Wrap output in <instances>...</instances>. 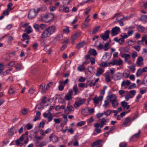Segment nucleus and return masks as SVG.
I'll use <instances>...</instances> for the list:
<instances>
[{
  "label": "nucleus",
  "mask_w": 147,
  "mask_h": 147,
  "mask_svg": "<svg viewBox=\"0 0 147 147\" xmlns=\"http://www.w3.org/2000/svg\"><path fill=\"white\" fill-rule=\"evenodd\" d=\"M140 20L144 22H147V15H143L141 16Z\"/></svg>",
  "instance_id": "nucleus-31"
},
{
  "label": "nucleus",
  "mask_w": 147,
  "mask_h": 147,
  "mask_svg": "<svg viewBox=\"0 0 147 147\" xmlns=\"http://www.w3.org/2000/svg\"><path fill=\"white\" fill-rule=\"evenodd\" d=\"M119 28L117 26L113 28L111 31V35L112 36H114L117 35L120 31Z\"/></svg>",
  "instance_id": "nucleus-7"
},
{
  "label": "nucleus",
  "mask_w": 147,
  "mask_h": 147,
  "mask_svg": "<svg viewBox=\"0 0 147 147\" xmlns=\"http://www.w3.org/2000/svg\"><path fill=\"white\" fill-rule=\"evenodd\" d=\"M116 14H117V17H116V19L114 22V23H115L122 20V17L123 16V15H121V13H116Z\"/></svg>",
  "instance_id": "nucleus-15"
},
{
  "label": "nucleus",
  "mask_w": 147,
  "mask_h": 147,
  "mask_svg": "<svg viewBox=\"0 0 147 147\" xmlns=\"http://www.w3.org/2000/svg\"><path fill=\"white\" fill-rule=\"evenodd\" d=\"M86 123L85 121H81L78 123L77 125L78 126H81L84 125Z\"/></svg>",
  "instance_id": "nucleus-60"
},
{
  "label": "nucleus",
  "mask_w": 147,
  "mask_h": 147,
  "mask_svg": "<svg viewBox=\"0 0 147 147\" xmlns=\"http://www.w3.org/2000/svg\"><path fill=\"white\" fill-rule=\"evenodd\" d=\"M131 123V119L129 117H126L122 124V127H125L130 125Z\"/></svg>",
  "instance_id": "nucleus-11"
},
{
  "label": "nucleus",
  "mask_w": 147,
  "mask_h": 147,
  "mask_svg": "<svg viewBox=\"0 0 147 147\" xmlns=\"http://www.w3.org/2000/svg\"><path fill=\"white\" fill-rule=\"evenodd\" d=\"M47 143L45 141H43L39 143L38 145V147H42L43 146L46 145Z\"/></svg>",
  "instance_id": "nucleus-46"
},
{
  "label": "nucleus",
  "mask_w": 147,
  "mask_h": 147,
  "mask_svg": "<svg viewBox=\"0 0 147 147\" xmlns=\"http://www.w3.org/2000/svg\"><path fill=\"white\" fill-rule=\"evenodd\" d=\"M4 69V66L2 64L0 63V74L3 72Z\"/></svg>",
  "instance_id": "nucleus-48"
},
{
  "label": "nucleus",
  "mask_w": 147,
  "mask_h": 147,
  "mask_svg": "<svg viewBox=\"0 0 147 147\" xmlns=\"http://www.w3.org/2000/svg\"><path fill=\"white\" fill-rule=\"evenodd\" d=\"M53 82H51L48 84L46 87V90L48 89L51 86L53 85Z\"/></svg>",
  "instance_id": "nucleus-57"
},
{
  "label": "nucleus",
  "mask_w": 147,
  "mask_h": 147,
  "mask_svg": "<svg viewBox=\"0 0 147 147\" xmlns=\"http://www.w3.org/2000/svg\"><path fill=\"white\" fill-rule=\"evenodd\" d=\"M78 69L80 71H83L85 70V68L83 65H82L78 67Z\"/></svg>",
  "instance_id": "nucleus-59"
},
{
  "label": "nucleus",
  "mask_w": 147,
  "mask_h": 147,
  "mask_svg": "<svg viewBox=\"0 0 147 147\" xmlns=\"http://www.w3.org/2000/svg\"><path fill=\"white\" fill-rule=\"evenodd\" d=\"M20 141L18 139L16 140V144L17 145H19L20 146H22L23 144L21 143Z\"/></svg>",
  "instance_id": "nucleus-61"
},
{
  "label": "nucleus",
  "mask_w": 147,
  "mask_h": 147,
  "mask_svg": "<svg viewBox=\"0 0 147 147\" xmlns=\"http://www.w3.org/2000/svg\"><path fill=\"white\" fill-rule=\"evenodd\" d=\"M78 86L80 88H86L87 87V85L86 86L84 84L82 83H79L78 84Z\"/></svg>",
  "instance_id": "nucleus-56"
},
{
  "label": "nucleus",
  "mask_w": 147,
  "mask_h": 147,
  "mask_svg": "<svg viewBox=\"0 0 147 147\" xmlns=\"http://www.w3.org/2000/svg\"><path fill=\"white\" fill-rule=\"evenodd\" d=\"M102 146V141L101 140H98L93 143L91 147H101Z\"/></svg>",
  "instance_id": "nucleus-4"
},
{
  "label": "nucleus",
  "mask_w": 147,
  "mask_h": 147,
  "mask_svg": "<svg viewBox=\"0 0 147 147\" xmlns=\"http://www.w3.org/2000/svg\"><path fill=\"white\" fill-rule=\"evenodd\" d=\"M15 89L14 87L12 86H11L8 91V93L11 94L14 93L15 92Z\"/></svg>",
  "instance_id": "nucleus-24"
},
{
  "label": "nucleus",
  "mask_w": 147,
  "mask_h": 147,
  "mask_svg": "<svg viewBox=\"0 0 147 147\" xmlns=\"http://www.w3.org/2000/svg\"><path fill=\"white\" fill-rule=\"evenodd\" d=\"M116 96L114 94H111L109 96V98L111 101V100H113V99L114 98L116 99Z\"/></svg>",
  "instance_id": "nucleus-55"
},
{
  "label": "nucleus",
  "mask_w": 147,
  "mask_h": 147,
  "mask_svg": "<svg viewBox=\"0 0 147 147\" xmlns=\"http://www.w3.org/2000/svg\"><path fill=\"white\" fill-rule=\"evenodd\" d=\"M63 31L64 33L66 34L69 33L70 32L69 28L67 27L64 28L63 29Z\"/></svg>",
  "instance_id": "nucleus-42"
},
{
  "label": "nucleus",
  "mask_w": 147,
  "mask_h": 147,
  "mask_svg": "<svg viewBox=\"0 0 147 147\" xmlns=\"http://www.w3.org/2000/svg\"><path fill=\"white\" fill-rule=\"evenodd\" d=\"M40 27L43 30L46 28L47 25L45 24H40Z\"/></svg>",
  "instance_id": "nucleus-64"
},
{
  "label": "nucleus",
  "mask_w": 147,
  "mask_h": 147,
  "mask_svg": "<svg viewBox=\"0 0 147 147\" xmlns=\"http://www.w3.org/2000/svg\"><path fill=\"white\" fill-rule=\"evenodd\" d=\"M137 28L138 31L140 32H143L145 29V28L144 27L140 25H138Z\"/></svg>",
  "instance_id": "nucleus-25"
},
{
  "label": "nucleus",
  "mask_w": 147,
  "mask_h": 147,
  "mask_svg": "<svg viewBox=\"0 0 147 147\" xmlns=\"http://www.w3.org/2000/svg\"><path fill=\"white\" fill-rule=\"evenodd\" d=\"M80 36V32H77L73 35L71 37V39L73 41L77 39Z\"/></svg>",
  "instance_id": "nucleus-16"
},
{
  "label": "nucleus",
  "mask_w": 147,
  "mask_h": 147,
  "mask_svg": "<svg viewBox=\"0 0 147 147\" xmlns=\"http://www.w3.org/2000/svg\"><path fill=\"white\" fill-rule=\"evenodd\" d=\"M85 44V42L84 41L80 42L77 45L76 48L78 49H80L81 47H83Z\"/></svg>",
  "instance_id": "nucleus-28"
},
{
  "label": "nucleus",
  "mask_w": 147,
  "mask_h": 147,
  "mask_svg": "<svg viewBox=\"0 0 147 147\" xmlns=\"http://www.w3.org/2000/svg\"><path fill=\"white\" fill-rule=\"evenodd\" d=\"M109 102L108 99L105 100L104 101V103L103 106L105 107V108L107 107V106L109 104Z\"/></svg>",
  "instance_id": "nucleus-54"
},
{
  "label": "nucleus",
  "mask_w": 147,
  "mask_h": 147,
  "mask_svg": "<svg viewBox=\"0 0 147 147\" xmlns=\"http://www.w3.org/2000/svg\"><path fill=\"white\" fill-rule=\"evenodd\" d=\"M73 90L74 92V95H76L77 92L78 90L77 85H75L74 86L73 88Z\"/></svg>",
  "instance_id": "nucleus-38"
},
{
  "label": "nucleus",
  "mask_w": 147,
  "mask_h": 147,
  "mask_svg": "<svg viewBox=\"0 0 147 147\" xmlns=\"http://www.w3.org/2000/svg\"><path fill=\"white\" fill-rule=\"evenodd\" d=\"M115 64L116 65H121L123 63V61L120 59L118 60H115Z\"/></svg>",
  "instance_id": "nucleus-39"
},
{
  "label": "nucleus",
  "mask_w": 147,
  "mask_h": 147,
  "mask_svg": "<svg viewBox=\"0 0 147 147\" xmlns=\"http://www.w3.org/2000/svg\"><path fill=\"white\" fill-rule=\"evenodd\" d=\"M38 13V11L35 9H31L29 11L28 17L31 19L34 18L37 15Z\"/></svg>",
  "instance_id": "nucleus-3"
},
{
  "label": "nucleus",
  "mask_w": 147,
  "mask_h": 147,
  "mask_svg": "<svg viewBox=\"0 0 147 147\" xmlns=\"http://www.w3.org/2000/svg\"><path fill=\"white\" fill-rule=\"evenodd\" d=\"M70 102H68L67 107V109H65L64 111L66 112L67 111H69L70 112L73 111H74L73 107L70 105Z\"/></svg>",
  "instance_id": "nucleus-19"
},
{
  "label": "nucleus",
  "mask_w": 147,
  "mask_h": 147,
  "mask_svg": "<svg viewBox=\"0 0 147 147\" xmlns=\"http://www.w3.org/2000/svg\"><path fill=\"white\" fill-rule=\"evenodd\" d=\"M128 67L129 70L132 73H134L136 70L135 66L134 65L129 66Z\"/></svg>",
  "instance_id": "nucleus-36"
},
{
  "label": "nucleus",
  "mask_w": 147,
  "mask_h": 147,
  "mask_svg": "<svg viewBox=\"0 0 147 147\" xmlns=\"http://www.w3.org/2000/svg\"><path fill=\"white\" fill-rule=\"evenodd\" d=\"M120 36L122 38H123V39H124V38H126L128 37V35L125 33H122Z\"/></svg>",
  "instance_id": "nucleus-58"
},
{
  "label": "nucleus",
  "mask_w": 147,
  "mask_h": 147,
  "mask_svg": "<svg viewBox=\"0 0 147 147\" xmlns=\"http://www.w3.org/2000/svg\"><path fill=\"white\" fill-rule=\"evenodd\" d=\"M127 145V143L125 142H122L120 143L119 146V147H126Z\"/></svg>",
  "instance_id": "nucleus-53"
},
{
  "label": "nucleus",
  "mask_w": 147,
  "mask_h": 147,
  "mask_svg": "<svg viewBox=\"0 0 147 147\" xmlns=\"http://www.w3.org/2000/svg\"><path fill=\"white\" fill-rule=\"evenodd\" d=\"M130 84V82L128 80H127L126 81H123L121 83V87H123L125 85L128 86Z\"/></svg>",
  "instance_id": "nucleus-27"
},
{
  "label": "nucleus",
  "mask_w": 147,
  "mask_h": 147,
  "mask_svg": "<svg viewBox=\"0 0 147 147\" xmlns=\"http://www.w3.org/2000/svg\"><path fill=\"white\" fill-rule=\"evenodd\" d=\"M94 45L96 47L97 49L98 50L102 49L103 48L102 44L98 40L95 42Z\"/></svg>",
  "instance_id": "nucleus-10"
},
{
  "label": "nucleus",
  "mask_w": 147,
  "mask_h": 147,
  "mask_svg": "<svg viewBox=\"0 0 147 147\" xmlns=\"http://www.w3.org/2000/svg\"><path fill=\"white\" fill-rule=\"evenodd\" d=\"M16 69L17 70H20L21 69L22 66L21 64L18 63L14 66Z\"/></svg>",
  "instance_id": "nucleus-32"
},
{
  "label": "nucleus",
  "mask_w": 147,
  "mask_h": 147,
  "mask_svg": "<svg viewBox=\"0 0 147 147\" xmlns=\"http://www.w3.org/2000/svg\"><path fill=\"white\" fill-rule=\"evenodd\" d=\"M104 72V69L101 68H99L97 69V72L96 73V76H99L100 75L102 74Z\"/></svg>",
  "instance_id": "nucleus-20"
},
{
  "label": "nucleus",
  "mask_w": 147,
  "mask_h": 147,
  "mask_svg": "<svg viewBox=\"0 0 147 147\" xmlns=\"http://www.w3.org/2000/svg\"><path fill=\"white\" fill-rule=\"evenodd\" d=\"M111 102L112 103V106L114 108L116 107L119 104L118 101L116 100V98H114L113 99V100H111Z\"/></svg>",
  "instance_id": "nucleus-17"
},
{
  "label": "nucleus",
  "mask_w": 147,
  "mask_h": 147,
  "mask_svg": "<svg viewBox=\"0 0 147 147\" xmlns=\"http://www.w3.org/2000/svg\"><path fill=\"white\" fill-rule=\"evenodd\" d=\"M129 50V47H124L123 49V51L125 52L128 53Z\"/></svg>",
  "instance_id": "nucleus-63"
},
{
  "label": "nucleus",
  "mask_w": 147,
  "mask_h": 147,
  "mask_svg": "<svg viewBox=\"0 0 147 147\" xmlns=\"http://www.w3.org/2000/svg\"><path fill=\"white\" fill-rule=\"evenodd\" d=\"M113 77L114 80L115 81L119 80L121 78V76L119 75L118 74H115Z\"/></svg>",
  "instance_id": "nucleus-35"
},
{
  "label": "nucleus",
  "mask_w": 147,
  "mask_h": 147,
  "mask_svg": "<svg viewBox=\"0 0 147 147\" xmlns=\"http://www.w3.org/2000/svg\"><path fill=\"white\" fill-rule=\"evenodd\" d=\"M17 131V130L15 129L14 127H11L9 131V135L12 136Z\"/></svg>",
  "instance_id": "nucleus-23"
},
{
  "label": "nucleus",
  "mask_w": 147,
  "mask_h": 147,
  "mask_svg": "<svg viewBox=\"0 0 147 147\" xmlns=\"http://www.w3.org/2000/svg\"><path fill=\"white\" fill-rule=\"evenodd\" d=\"M112 112V110L109 109L107 111L104 113V114H105L106 117H108L110 115L111 113Z\"/></svg>",
  "instance_id": "nucleus-43"
},
{
  "label": "nucleus",
  "mask_w": 147,
  "mask_h": 147,
  "mask_svg": "<svg viewBox=\"0 0 147 147\" xmlns=\"http://www.w3.org/2000/svg\"><path fill=\"white\" fill-rule=\"evenodd\" d=\"M100 28V26H98L95 27L92 31V34H95L99 30Z\"/></svg>",
  "instance_id": "nucleus-44"
},
{
  "label": "nucleus",
  "mask_w": 147,
  "mask_h": 147,
  "mask_svg": "<svg viewBox=\"0 0 147 147\" xmlns=\"http://www.w3.org/2000/svg\"><path fill=\"white\" fill-rule=\"evenodd\" d=\"M143 72L141 69H138L137 71L136 75L137 77L140 76L142 74Z\"/></svg>",
  "instance_id": "nucleus-37"
},
{
  "label": "nucleus",
  "mask_w": 147,
  "mask_h": 147,
  "mask_svg": "<svg viewBox=\"0 0 147 147\" xmlns=\"http://www.w3.org/2000/svg\"><path fill=\"white\" fill-rule=\"evenodd\" d=\"M88 23L87 22H84L82 24V27L83 28H86L88 26Z\"/></svg>",
  "instance_id": "nucleus-50"
},
{
  "label": "nucleus",
  "mask_w": 147,
  "mask_h": 147,
  "mask_svg": "<svg viewBox=\"0 0 147 147\" xmlns=\"http://www.w3.org/2000/svg\"><path fill=\"white\" fill-rule=\"evenodd\" d=\"M45 84L43 83L40 85V89H41V92L42 93H44L45 92L46 90H46V88L45 89Z\"/></svg>",
  "instance_id": "nucleus-22"
},
{
  "label": "nucleus",
  "mask_w": 147,
  "mask_h": 147,
  "mask_svg": "<svg viewBox=\"0 0 147 147\" xmlns=\"http://www.w3.org/2000/svg\"><path fill=\"white\" fill-rule=\"evenodd\" d=\"M89 52L90 54L94 56H95L97 55L96 51L94 49H90L89 51Z\"/></svg>",
  "instance_id": "nucleus-26"
},
{
  "label": "nucleus",
  "mask_w": 147,
  "mask_h": 147,
  "mask_svg": "<svg viewBox=\"0 0 147 147\" xmlns=\"http://www.w3.org/2000/svg\"><path fill=\"white\" fill-rule=\"evenodd\" d=\"M121 104L123 107L124 109H125V107L127 105V103L125 102V101H123L121 102Z\"/></svg>",
  "instance_id": "nucleus-52"
},
{
  "label": "nucleus",
  "mask_w": 147,
  "mask_h": 147,
  "mask_svg": "<svg viewBox=\"0 0 147 147\" xmlns=\"http://www.w3.org/2000/svg\"><path fill=\"white\" fill-rule=\"evenodd\" d=\"M50 141H52L54 142H55L58 141V139L57 137L54 134H51L49 137Z\"/></svg>",
  "instance_id": "nucleus-18"
},
{
  "label": "nucleus",
  "mask_w": 147,
  "mask_h": 147,
  "mask_svg": "<svg viewBox=\"0 0 147 147\" xmlns=\"http://www.w3.org/2000/svg\"><path fill=\"white\" fill-rule=\"evenodd\" d=\"M109 43L107 42L105 43L103 48L105 51H107L109 49Z\"/></svg>",
  "instance_id": "nucleus-41"
},
{
  "label": "nucleus",
  "mask_w": 147,
  "mask_h": 147,
  "mask_svg": "<svg viewBox=\"0 0 147 147\" xmlns=\"http://www.w3.org/2000/svg\"><path fill=\"white\" fill-rule=\"evenodd\" d=\"M121 56L124 59V61L125 63H127L128 65H130L131 63V61L129 60L131 57V55L129 54L123 53L121 55Z\"/></svg>",
  "instance_id": "nucleus-2"
},
{
  "label": "nucleus",
  "mask_w": 147,
  "mask_h": 147,
  "mask_svg": "<svg viewBox=\"0 0 147 147\" xmlns=\"http://www.w3.org/2000/svg\"><path fill=\"white\" fill-rule=\"evenodd\" d=\"M51 35L49 33L48 31L46 29L42 33L41 38L42 39H44L45 38L48 37L50 36Z\"/></svg>",
  "instance_id": "nucleus-9"
},
{
  "label": "nucleus",
  "mask_w": 147,
  "mask_h": 147,
  "mask_svg": "<svg viewBox=\"0 0 147 147\" xmlns=\"http://www.w3.org/2000/svg\"><path fill=\"white\" fill-rule=\"evenodd\" d=\"M54 17L53 14L50 13L43 16L42 17V20L43 22L47 23L50 22L53 18Z\"/></svg>",
  "instance_id": "nucleus-1"
},
{
  "label": "nucleus",
  "mask_w": 147,
  "mask_h": 147,
  "mask_svg": "<svg viewBox=\"0 0 147 147\" xmlns=\"http://www.w3.org/2000/svg\"><path fill=\"white\" fill-rule=\"evenodd\" d=\"M51 35L55 32L56 28L54 26H50L46 29Z\"/></svg>",
  "instance_id": "nucleus-14"
},
{
  "label": "nucleus",
  "mask_w": 147,
  "mask_h": 147,
  "mask_svg": "<svg viewBox=\"0 0 147 147\" xmlns=\"http://www.w3.org/2000/svg\"><path fill=\"white\" fill-rule=\"evenodd\" d=\"M63 37V36L62 34H59L57 35L55 39L57 40H60L62 39Z\"/></svg>",
  "instance_id": "nucleus-40"
},
{
  "label": "nucleus",
  "mask_w": 147,
  "mask_h": 147,
  "mask_svg": "<svg viewBox=\"0 0 147 147\" xmlns=\"http://www.w3.org/2000/svg\"><path fill=\"white\" fill-rule=\"evenodd\" d=\"M143 60V58L142 56H139L137 58L136 62L137 65L138 66L141 67L143 65V63L142 62Z\"/></svg>",
  "instance_id": "nucleus-8"
},
{
  "label": "nucleus",
  "mask_w": 147,
  "mask_h": 147,
  "mask_svg": "<svg viewBox=\"0 0 147 147\" xmlns=\"http://www.w3.org/2000/svg\"><path fill=\"white\" fill-rule=\"evenodd\" d=\"M107 121H106V119L104 118H103L101 119L100 121L101 124L100 125V127L102 128L103 126L106 125Z\"/></svg>",
  "instance_id": "nucleus-30"
},
{
  "label": "nucleus",
  "mask_w": 147,
  "mask_h": 147,
  "mask_svg": "<svg viewBox=\"0 0 147 147\" xmlns=\"http://www.w3.org/2000/svg\"><path fill=\"white\" fill-rule=\"evenodd\" d=\"M43 116L45 118H47L48 119V121H51L53 118V116L51 113L50 111H48L47 113H44Z\"/></svg>",
  "instance_id": "nucleus-5"
},
{
  "label": "nucleus",
  "mask_w": 147,
  "mask_h": 147,
  "mask_svg": "<svg viewBox=\"0 0 147 147\" xmlns=\"http://www.w3.org/2000/svg\"><path fill=\"white\" fill-rule=\"evenodd\" d=\"M23 39L22 40L24 41L26 39H29L30 38L29 36L26 33H24L22 35Z\"/></svg>",
  "instance_id": "nucleus-34"
},
{
  "label": "nucleus",
  "mask_w": 147,
  "mask_h": 147,
  "mask_svg": "<svg viewBox=\"0 0 147 147\" xmlns=\"http://www.w3.org/2000/svg\"><path fill=\"white\" fill-rule=\"evenodd\" d=\"M105 81L107 82H108L110 81L111 79L109 72H107L106 73L105 76Z\"/></svg>",
  "instance_id": "nucleus-29"
},
{
  "label": "nucleus",
  "mask_w": 147,
  "mask_h": 147,
  "mask_svg": "<svg viewBox=\"0 0 147 147\" xmlns=\"http://www.w3.org/2000/svg\"><path fill=\"white\" fill-rule=\"evenodd\" d=\"M31 29L32 28L30 26H29L28 28L26 29L25 30L27 34H29L32 32Z\"/></svg>",
  "instance_id": "nucleus-45"
},
{
  "label": "nucleus",
  "mask_w": 147,
  "mask_h": 147,
  "mask_svg": "<svg viewBox=\"0 0 147 147\" xmlns=\"http://www.w3.org/2000/svg\"><path fill=\"white\" fill-rule=\"evenodd\" d=\"M46 7H43L40 8H38L37 9V11L38 13L40 11H44L46 10Z\"/></svg>",
  "instance_id": "nucleus-49"
},
{
  "label": "nucleus",
  "mask_w": 147,
  "mask_h": 147,
  "mask_svg": "<svg viewBox=\"0 0 147 147\" xmlns=\"http://www.w3.org/2000/svg\"><path fill=\"white\" fill-rule=\"evenodd\" d=\"M141 133L140 130H139L138 133L134 134L132 137V138H138L140 136V135Z\"/></svg>",
  "instance_id": "nucleus-47"
},
{
  "label": "nucleus",
  "mask_w": 147,
  "mask_h": 147,
  "mask_svg": "<svg viewBox=\"0 0 147 147\" xmlns=\"http://www.w3.org/2000/svg\"><path fill=\"white\" fill-rule=\"evenodd\" d=\"M138 56V53L136 51H134L132 53V57L133 58L135 59Z\"/></svg>",
  "instance_id": "nucleus-51"
},
{
  "label": "nucleus",
  "mask_w": 147,
  "mask_h": 147,
  "mask_svg": "<svg viewBox=\"0 0 147 147\" xmlns=\"http://www.w3.org/2000/svg\"><path fill=\"white\" fill-rule=\"evenodd\" d=\"M84 102L85 101L83 99L79 101H76L74 105V107L75 108L77 109L79 106L82 105Z\"/></svg>",
  "instance_id": "nucleus-12"
},
{
  "label": "nucleus",
  "mask_w": 147,
  "mask_h": 147,
  "mask_svg": "<svg viewBox=\"0 0 147 147\" xmlns=\"http://www.w3.org/2000/svg\"><path fill=\"white\" fill-rule=\"evenodd\" d=\"M110 33V31L107 30L105 32L104 34H100V37L102 38L103 40L105 41L109 38Z\"/></svg>",
  "instance_id": "nucleus-6"
},
{
  "label": "nucleus",
  "mask_w": 147,
  "mask_h": 147,
  "mask_svg": "<svg viewBox=\"0 0 147 147\" xmlns=\"http://www.w3.org/2000/svg\"><path fill=\"white\" fill-rule=\"evenodd\" d=\"M130 72L128 70H125L123 73V77L125 78L129 77Z\"/></svg>",
  "instance_id": "nucleus-21"
},
{
  "label": "nucleus",
  "mask_w": 147,
  "mask_h": 147,
  "mask_svg": "<svg viewBox=\"0 0 147 147\" xmlns=\"http://www.w3.org/2000/svg\"><path fill=\"white\" fill-rule=\"evenodd\" d=\"M133 48L137 51L139 52L140 49V47L139 46H135L133 47Z\"/></svg>",
  "instance_id": "nucleus-62"
},
{
  "label": "nucleus",
  "mask_w": 147,
  "mask_h": 147,
  "mask_svg": "<svg viewBox=\"0 0 147 147\" xmlns=\"http://www.w3.org/2000/svg\"><path fill=\"white\" fill-rule=\"evenodd\" d=\"M61 109L65 110V106L64 105H61L60 106L58 105L55 108V109L56 111H59Z\"/></svg>",
  "instance_id": "nucleus-33"
},
{
  "label": "nucleus",
  "mask_w": 147,
  "mask_h": 147,
  "mask_svg": "<svg viewBox=\"0 0 147 147\" xmlns=\"http://www.w3.org/2000/svg\"><path fill=\"white\" fill-rule=\"evenodd\" d=\"M72 92H73L71 90H69L67 94L65 96V100H71L72 98Z\"/></svg>",
  "instance_id": "nucleus-13"
}]
</instances>
